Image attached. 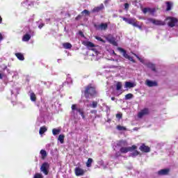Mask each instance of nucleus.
Segmentation results:
<instances>
[{"mask_svg":"<svg viewBox=\"0 0 178 178\" xmlns=\"http://www.w3.org/2000/svg\"><path fill=\"white\" fill-rule=\"evenodd\" d=\"M127 145V141L126 140H120L118 142L115 146H113V149L116 151L118 147H120V152L121 154H127V152H132L134 156H137L139 154L138 151H137V146L132 145L131 147H126Z\"/></svg>","mask_w":178,"mask_h":178,"instance_id":"nucleus-1","label":"nucleus"},{"mask_svg":"<svg viewBox=\"0 0 178 178\" xmlns=\"http://www.w3.org/2000/svg\"><path fill=\"white\" fill-rule=\"evenodd\" d=\"M72 115L76 118H77V115L79 113L81 115L82 119H85L86 116L84 115V110L80 108L77 104H72Z\"/></svg>","mask_w":178,"mask_h":178,"instance_id":"nucleus-2","label":"nucleus"},{"mask_svg":"<svg viewBox=\"0 0 178 178\" xmlns=\"http://www.w3.org/2000/svg\"><path fill=\"white\" fill-rule=\"evenodd\" d=\"M84 95L86 98H90V97H97L98 92L95 90V87L92 85H88L84 91Z\"/></svg>","mask_w":178,"mask_h":178,"instance_id":"nucleus-3","label":"nucleus"},{"mask_svg":"<svg viewBox=\"0 0 178 178\" xmlns=\"http://www.w3.org/2000/svg\"><path fill=\"white\" fill-rule=\"evenodd\" d=\"M83 44L85 45V47H87L89 51H92L94 52L90 55L91 56H97L98 54H99L98 51V48L99 47L98 46H95L94 43L89 41H85L83 42Z\"/></svg>","mask_w":178,"mask_h":178,"instance_id":"nucleus-4","label":"nucleus"},{"mask_svg":"<svg viewBox=\"0 0 178 178\" xmlns=\"http://www.w3.org/2000/svg\"><path fill=\"white\" fill-rule=\"evenodd\" d=\"M134 55L137 58V59L140 60L141 63L145 65V66H147V67H148L149 69H151L152 72H156V69L155 68V65H154L152 63L149 62V60L144 58H141L136 54H134Z\"/></svg>","mask_w":178,"mask_h":178,"instance_id":"nucleus-5","label":"nucleus"},{"mask_svg":"<svg viewBox=\"0 0 178 178\" xmlns=\"http://www.w3.org/2000/svg\"><path fill=\"white\" fill-rule=\"evenodd\" d=\"M147 23H152V24H154V26H165L166 24L165 21H161L154 18H148Z\"/></svg>","mask_w":178,"mask_h":178,"instance_id":"nucleus-6","label":"nucleus"},{"mask_svg":"<svg viewBox=\"0 0 178 178\" xmlns=\"http://www.w3.org/2000/svg\"><path fill=\"white\" fill-rule=\"evenodd\" d=\"M118 51H120V52L122 54V56H124V58H125L126 59H128L131 62H133V63H136V60H134L133 57L129 56V54H127V53L126 52V50H124L123 48L119 47Z\"/></svg>","mask_w":178,"mask_h":178,"instance_id":"nucleus-7","label":"nucleus"},{"mask_svg":"<svg viewBox=\"0 0 178 178\" xmlns=\"http://www.w3.org/2000/svg\"><path fill=\"white\" fill-rule=\"evenodd\" d=\"M95 27L96 30H99L100 31H105L108 29V23L102 22L100 24H95Z\"/></svg>","mask_w":178,"mask_h":178,"instance_id":"nucleus-8","label":"nucleus"},{"mask_svg":"<svg viewBox=\"0 0 178 178\" xmlns=\"http://www.w3.org/2000/svg\"><path fill=\"white\" fill-rule=\"evenodd\" d=\"M166 20H168V25L169 27H175V26H176V24H177V18H175V17H168L166 19Z\"/></svg>","mask_w":178,"mask_h":178,"instance_id":"nucleus-9","label":"nucleus"},{"mask_svg":"<svg viewBox=\"0 0 178 178\" xmlns=\"http://www.w3.org/2000/svg\"><path fill=\"white\" fill-rule=\"evenodd\" d=\"M86 170H84L81 167H76L74 168V175H76V176L77 177L83 176L84 175H86Z\"/></svg>","mask_w":178,"mask_h":178,"instance_id":"nucleus-10","label":"nucleus"},{"mask_svg":"<svg viewBox=\"0 0 178 178\" xmlns=\"http://www.w3.org/2000/svg\"><path fill=\"white\" fill-rule=\"evenodd\" d=\"M49 168V164L48 163H43L40 167V171L45 175H48V169Z\"/></svg>","mask_w":178,"mask_h":178,"instance_id":"nucleus-11","label":"nucleus"},{"mask_svg":"<svg viewBox=\"0 0 178 178\" xmlns=\"http://www.w3.org/2000/svg\"><path fill=\"white\" fill-rule=\"evenodd\" d=\"M19 91H20L19 87L16 86V85L13 86L10 89L11 95L16 98L19 94Z\"/></svg>","mask_w":178,"mask_h":178,"instance_id":"nucleus-12","label":"nucleus"},{"mask_svg":"<svg viewBox=\"0 0 178 178\" xmlns=\"http://www.w3.org/2000/svg\"><path fill=\"white\" fill-rule=\"evenodd\" d=\"M139 149L141 152H145V154L151 152V147L145 145L144 143L140 146Z\"/></svg>","mask_w":178,"mask_h":178,"instance_id":"nucleus-13","label":"nucleus"},{"mask_svg":"<svg viewBox=\"0 0 178 178\" xmlns=\"http://www.w3.org/2000/svg\"><path fill=\"white\" fill-rule=\"evenodd\" d=\"M86 106L88 108H92L95 109L98 106V102L92 101V102H88L85 103Z\"/></svg>","mask_w":178,"mask_h":178,"instance_id":"nucleus-14","label":"nucleus"},{"mask_svg":"<svg viewBox=\"0 0 178 178\" xmlns=\"http://www.w3.org/2000/svg\"><path fill=\"white\" fill-rule=\"evenodd\" d=\"M106 39L107 40L108 42L112 44L113 45H115V47H117L118 42H116L115 38H113L112 35H108L107 37H106Z\"/></svg>","mask_w":178,"mask_h":178,"instance_id":"nucleus-15","label":"nucleus"},{"mask_svg":"<svg viewBox=\"0 0 178 178\" xmlns=\"http://www.w3.org/2000/svg\"><path fill=\"white\" fill-rule=\"evenodd\" d=\"M44 124H45V120L44 118V116L42 115H40L38 118V120L36 122V126H38V127H40V126Z\"/></svg>","mask_w":178,"mask_h":178,"instance_id":"nucleus-16","label":"nucleus"},{"mask_svg":"<svg viewBox=\"0 0 178 178\" xmlns=\"http://www.w3.org/2000/svg\"><path fill=\"white\" fill-rule=\"evenodd\" d=\"M170 169H161L159 171H158L157 175L159 176H165L169 175Z\"/></svg>","mask_w":178,"mask_h":178,"instance_id":"nucleus-17","label":"nucleus"},{"mask_svg":"<svg viewBox=\"0 0 178 178\" xmlns=\"http://www.w3.org/2000/svg\"><path fill=\"white\" fill-rule=\"evenodd\" d=\"M148 113H149V111L148 110V108H144L138 113V117L141 118H143V116H145V115H148Z\"/></svg>","mask_w":178,"mask_h":178,"instance_id":"nucleus-18","label":"nucleus"},{"mask_svg":"<svg viewBox=\"0 0 178 178\" xmlns=\"http://www.w3.org/2000/svg\"><path fill=\"white\" fill-rule=\"evenodd\" d=\"M146 86H147V87H156L158 83L155 81H150L149 79H147Z\"/></svg>","mask_w":178,"mask_h":178,"instance_id":"nucleus-19","label":"nucleus"},{"mask_svg":"<svg viewBox=\"0 0 178 178\" xmlns=\"http://www.w3.org/2000/svg\"><path fill=\"white\" fill-rule=\"evenodd\" d=\"M134 87H136V83L134 82H125L124 88H134Z\"/></svg>","mask_w":178,"mask_h":178,"instance_id":"nucleus-20","label":"nucleus"},{"mask_svg":"<svg viewBox=\"0 0 178 178\" xmlns=\"http://www.w3.org/2000/svg\"><path fill=\"white\" fill-rule=\"evenodd\" d=\"M143 13H151L153 15V13H155V9L154 8H145L143 10Z\"/></svg>","mask_w":178,"mask_h":178,"instance_id":"nucleus-21","label":"nucleus"},{"mask_svg":"<svg viewBox=\"0 0 178 178\" xmlns=\"http://www.w3.org/2000/svg\"><path fill=\"white\" fill-rule=\"evenodd\" d=\"M29 97L32 102H35V101H37V96H35V94L34 92H29Z\"/></svg>","mask_w":178,"mask_h":178,"instance_id":"nucleus-22","label":"nucleus"},{"mask_svg":"<svg viewBox=\"0 0 178 178\" xmlns=\"http://www.w3.org/2000/svg\"><path fill=\"white\" fill-rule=\"evenodd\" d=\"M31 38V35L29 33H26L22 38V41H24V42H27L30 41Z\"/></svg>","mask_w":178,"mask_h":178,"instance_id":"nucleus-23","label":"nucleus"},{"mask_svg":"<svg viewBox=\"0 0 178 178\" xmlns=\"http://www.w3.org/2000/svg\"><path fill=\"white\" fill-rule=\"evenodd\" d=\"M15 56L19 60H24V56L22 53H15Z\"/></svg>","mask_w":178,"mask_h":178,"instance_id":"nucleus-24","label":"nucleus"},{"mask_svg":"<svg viewBox=\"0 0 178 178\" xmlns=\"http://www.w3.org/2000/svg\"><path fill=\"white\" fill-rule=\"evenodd\" d=\"M9 74L13 75V79H17V77H19V72H17V71H10Z\"/></svg>","mask_w":178,"mask_h":178,"instance_id":"nucleus-25","label":"nucleus"},{"mask_svg":"<svg viewBox=\"0 0 178 178\" xmlns=\"http://www.w3.org/2000/svg\"><path fill=\"white\" fill-rule=\"evenodd\" d=\"M53 106H54L56 111H59L60 109V103L59 101H56L54 102Z\"/></svg>","mask_w":178,"mask_h":178,"instance_id":"nucleus-26","label":"nucleus"},{"mask_svg":"<svg viewBox=\"0 0 178 178\" xmlns=\"http://www.w3.org/2000/svg\"><path fill=\"white\" fill-rule=\"evenodd\" d=\"M58 140L60 141V144H63L65 142V135L60 134L58 138Z\"/></svg>","mask_w":178,"mask_h":178,"instance_id":"nucleus-27","label":"nucleus"},{"mask_svg":"<svg viewBox=\"0 0 178 178\" xmlns=\"http://www.w3.org/2000/svg\"><path fill=\"white\" fill-rule=\"evenodd\" d=\"M102 9H104V4H101L99 6L95 7L93 9V12H99V10H102Z\"/></svg>","mask_w":178,"mask_h":178,"instance_id":"nucleus-28","label":"nucleus"},{"mask_svg":"<svg viewBox=\"0 0 178 178\" xmlns=\"http://www.w3.org/2000/svg\"><path fill=\"white\" fill-rule=\"evenodd\" d=\"M63 47L65 49H70L72 48V44H70L69 42H65V43L63 44Z\"/></svg>","mask_w":178,"mask_h":178,"instance_id":"nucleus-29","label":"nucleus"},{"mask_svg":"<svg viewBox=\"0 0 178 178\" xmlns=\"http://www.w3.org/2000/svg\"><path fill=\"white\" fill-rule=\"evenodd\" d=\"M1 69H2V70H3V72H5V70H6V71H7V73H10V70H9V69L8 68V66H7L6 65L3 64V65H1Z\"/></svg>","mask_w":178,"mask_h":178,"instance_id":"nucleus-30","label":"nucleus"},{"mask_svg":"<svg viewBox=\"0 0 178 178\" xmlns=\"http://www.w3.org/2000/svg\"><path fill=\"white\" fill-rule=\"evenodd\" d=\"M45 131H47V127H41L40 129V130H39V134H40V136H42V134H43L44 133H45Z\"/></svg>","mask_w":178,"mask_h":178,"instance_id":"nucleus-31","label":"nucleus"},{"mask_svg":"<svg viewBox=\"0 0 178 178\" xmlns=\"http://www.w3.org/2000/svg\"><path fill=\"white\" fill-rule=\"evenodd\" d=\"M53 136H58L60 133V129H52Z\"/></svg>","mask_w":178,"mask_h":178,"instance_id":"nucleus-32","label":"nucleus"},{"mask_svg":"<svg viewBox=\"0 0 178 178\" xmlns=\"http://www.w3.org/2000/svg\"><path fill=\"white\" fill-rule=\"evenodd\" d=\"M166 5H167L166 10L169 11V10H170V9H172V6L173 5V3H172L170 1H167Z\"/></svg>","mask_w":178,"mask_h":178,"instance_id":"nucleus-33","label":"nucleus"},{"mask_svg":"<svg viewBox=\"0 0 178 178\" xmlns=\"http://www.w3.org/2000/svg\"><path fill=\"white\" fill-rule=\"evenodd\" d=\"M92 163H93V159L91 158H89L86 162V166L87 168H90L92 165Z\"/></svg>","mask_w":178,"mask_h":178,"instance_id":"nucleus-34","label":"nucleus"},{"mask_svg":"<svg viewBox=\"0 0 178 178\" xmlns=\"http://www.w3.org/2000/svg\"><path fill=\"white\" fill-rule=\"evenodd\" d=\"M122 88V83L121 82H118L116 83V90L117 91L120 90Z\"/></svg>","mask_w":178,"mask_h":178,"instance_id":"nucleus-35","label":"nucleus"},{"mask_svg":"<svg viewBox=\"0 0 178 178\" xmlns=\"http://www.w3.org/2000/svg\"><path fill=\"white\" fill-rule=\"evenodd\" d=\"M131 98H133V94L129 93L125 95V99L128 100V99H131Z\"/></svg>","mask_w":178,"mask_h":178,"instance_id":"nucleus-36","label":"nucleus"},{"mask_svg":"<svg viewBox=\"0 0 178 178\" xmlns=\"http://www.w3.org/2000/svg\"><path fill=\"white\" fill-rule=\"evenodd\" d=\"M34 178H44L42 174L37 172L34 175Z\"/></svg>","mask_w":178,"mask_h":178,"instance_id":"nucleus-37","label":"nucleus"},{"mask_svg":"<svg viewBox=\"0 0 178 178\" xmlns=\"http://www.w3.org/2000/svg\"><path fill=\"white\" fill-rule=\"evenodd\" d=\"M117 129H118L120 131H126V127H122V126H120V125L117 126Z\"/></svg>","mask_w":178,"mask_h":178,"instance_id":"nucleus-38","label":"nucleus"},{"mask_svg":"<svg viewBox=\"0 0 178 178\" xmlns=\"http://www.w3.org/2000/svg\"><path fill=\"white\" fill-rule=\"evenodd\" d=\"M67 84H72L73 83V81L72 80V78L70 76H67L66 79Z\"/></svg>","mask_w":178,"mask_h":178,"instance_id":"nucleus-39","label":"nucleus"},{"mask_svg":"<svg viewBox=\"0 0 178 178\" xmlns=\"http://www.w3.org/2000/svg\"><path fill=\"white\" fill-rule=\"evenodd\" d=\"M102 105L103 106H105V111H106L107 112H109V111H111V107L107 106L105 103H103Z\"/></svg>","mask_w":178,"mask_h":178,"instance_id":"nucleus-40","label":"nucleus"},{"mask_svg":"<svg viewBox=\"0 0 178 178\" xmlns=\"http://www.w3.org/2000/svg\"><path fill=\"white\" fill-rule=\"evenodd\" d=\"M82 15H85V16H88L90 15V11L88 10H84L81 12Z\"/></svg>","mask_w":178,"mask_h":178,"instance_id":"nucleus-41","label":"nucleus"},{"mask_svg":"<svg viewBox=\"0 0 178 178\" xmlns=\"http://www.w3.org/2000/svg\"><path fill=\"white\" fill-rule=\"evenodd\" d=\"M96 40H97V41H101V42H106V41L104 40L101 37H98V36H95Z\"/></svg>","mask_w":178,"mask_h":178,"instance_id":"nucleus-42","label":"nucleus"},{"mask_svg":"<svg viewBox=\"0 0 178 178\" xmlns=\"http://www.w3.org/2000/svg\"><path fill=\"white\" fill-rule=\"evenodd\" d=\"M135 20H136L135 19H128L127 23H128V24L133 25V24L134 23Z\"/></svg>","mask_w":178,"mask_h":178,"instance_id":"nucleus-43","label":"nucleus"},{"mask_svg":"<svg viewBox=\"0 0 178 178\" xmlns=\"http://www.w3.org/2000/svg\"><path fill=\"white\" fill-rule=\"evenodd\" d=\"M40 154L42 156H47V151L44 149L40 150Z\"/></svg>","mask_w":178,"mask_h":178,"instance_id":"nucleus-44","label":"nucleus"},{"mask_svg":"<svg viewBox=\"0 0 178 178\" xmlns=\"http://www.w3.org/2000/svg\"><path fill=\"white\" fill-rule=\"evenodd\" d=\"M122 116H123V115L122 114V113H118L116 114V118L118 120H120Z\"/></svg>","mask_w":178,"mask_h":178,"instance_id":"nucleus-45","label":"nucleus"},{"mask_svg":"<svg viewBox=\"0 0 178 178\" xmlns=\"http://www.w3.org/2000/svg\"><path fill=\"white\" fill-rule=\"evenodd\" d=\"M130 5L127 3H126L124 4V9H126V10H129V8Z\"/></svg>","mask_w":178,"mask_h":178,"instance_id":"nucleus-46","label":"nucleus"},{"mask_svg":"<svg viewBox=\"0 0 178 178\" xmlns=\"http://www.w3.org/2000/svg\"><path fill=\"white\" fill-rule=\"evenodd\" d=\"M132 26H134V27H138V22H136V21H134V24H132Z\"/></svg>","mask_w":178,"mask_h":178,"instance_id":"nucleus-47","label":"nucleus"},{"mask_svg":"<svg viewBox=\"0 0 178 178\" xmlns=\"http://www.w3.org/2000/svg\"><path fill=\"white\" fill-rule=\"evenodd\" d=\"M5 77V74L0 72V80H2Z\"/></svg>","mask_w":178,"mask_h":178,"instance_id":"nucleus-48","label":"nucleus"},{"mask_svg":"<svg viewBox=\"0 0 178 178\" xmlns=\"http://www.w3.org/2000/svg\"><path fill=\"white\" fill-rule=\"evenodd\" d=\"M42 27H44V23L41 22L40 24L38 25V29H41Z\"/></svg>","mask_w":178,"mask_h":178,"instance_id":"nucleus-49","label":"nucleus"},{"mask_svg":"<svg viewBox=\"0 0 178 178\" xmlns=\"http://www.w3.org/2000/svg\"><path fill=\"white\" fill-rule=\"evenodd\" d=\"M90 113H94V115H97V110H92Z\"/></svg>","mask_w":178,"mask_h":178,"instance_id":"nucleus-50","label":"nucleus"},{"mask_svg":"<svg viewBox=\"0 0 178 178\" xmlns=\"http://www.w3.org/2000/svg\"><path fill=\"white\" fill-rule=\"evenodd\" d=\"M122 20H124V22H126V23H127V22L129 21V19L126 18V17H122Z\"/></svg>","mask_w":178,"mask_h":178,"instance_id":"nucleus-51","label":"nucleus"},{"mask_svg":"<svg viewBox=\"0 0 178 178\" xmlns=\"http://www.w3.org/2000/svg\"><path fill=\"white\" fill-rule=\"evenodd\" d=\"M3 40V37H2V34L0 33V42Z\"/></svg>","mask_w":178,"mask_h":178,"instance_id":"nucleus-52","label":"nucleus"},{"mask_svg":"<svg viewBox=\"0 0 178 178\" xmlns=\"http://www.w3.org/2000/svg\"><path fill=\"white\" fill-rule=\"evenodd\" d=\"M44 84H49V86H51V82H44Z\"/></svg>","mask_w":178,"mask_h":178,"instance_id":"nucleus-53","label":"nucleus"},{"mask_svg":"<svg viewBox=\"0 0 178 178\" xmlns=\"http://www.w3.org/2000/svg\"><path fill=\"white\" fill-rule=\"evenodd\" d=\"M116 99L115 97H111V101H115Z\"/></svg>","mask_w":178,"mask_h":178,"instance_id":"nucleus-54","label":"nucleus"},{"mask_svg":"<svg viewBox=\"0 0 178 178\" xmlns=\"http://www.w3.org/2000/svg\"><path fill=\"white\" fill-rule=\"evenodd\" d=\"M138 29H139L140 30H141L142 26H140V25H138Z\"/></svg>","mask_w":178,"mask_h":178,"instance_id":"nucleus-55","label":"nucleus"},{"mask_svg":"<svg viewBox=\"0 0 178 178\" xmlns=\"http://www.w3.org/2000/svg\"><path fill=\"white\" fill-rule=\"evenodd\" d=\"M2 23V17L0 16V24Z\"/></svg>","mask_w":178,"mask_h":178,"instance_id":"nucleus-56","label":"nucleus"},{"mask_svg":"<svg viewBox=\"0 0 178 178\" xmlns=\"http://www.w3.org/2000/svg\"><path fill=\"white\" fill-rule=\"evenodd\" d=\"M13 105L16 104V102H12Z\"/></svg>","mask_w":178,"mask_h":178,"instance_id":"nucleus-57","label":"nucleus"},{"mask_svg":"<svg viewBox=\"0 0 178 178\" xmlns=\"http://www.w3.org/2000/svg\"><path fill=\"white\" fill-rule=\"evenodd\" d=\"M112 54H113V55H116V54H115V51H112Z\"/></svg>","mask_w":178,"mask_h":178,"instance_id":"nucleus-58","label":"nucleus"},{"mask_svg":"<svg viewBox=\"0 0 178 178\" xmlns=\"http://www.w3.org/2000/svg\"><path fill=\"white\" fill-rule=\"evenodd\" d=\"M113 60H115V62H119V60H118L113 59Z\"/></svg>","mask_w":178,"mask_h":178,"instance_id":"nucleus-59","label":"nucleus"},{"mask_svg":"<svg viewBox=\"0 0 178 178\" xmlns=\"http://www.w3.org/2000/svg\"><path fill=\"white\" fill-rule=\"evenodd\" d=\"M1 91H3V88H1L0 92H1Z\"/></svg>","mask_w":178,"mask_h":178,"instance_id":"nucleus-60","label":"nucleus"},{"mask_svg":"<svg viewBox=\"0 0 178 178\" xmlns=\"http://www.w3.org/2000/svg\"><path fill=\"white\" fill-rule=\"evenodd\" d=\"M60 60H61L60 59H58V63H59V62H60Z\"/></svg>","mask_w":178,"mask_h":178,"instance_id":"nucleus-61","label":"nucleus"},{"mask_svg":"<svg viewBox=\"0 0 178 178\" xmlns=\"http://www.w3.org/2000/svg\"><path fill=\"white\" fill-rule=\"evenodd\" d=\"M44 158H45L44 156H42V160H44Z\"/></svg>","mask_w":178,"mask_h":178,"instance_id":"nucleus-62","label":"nucleus"},{"mask_svg":"<svg viewBox=\"0 0 178 178\" xmlns=\"http://www.w3.org/2000/svg\"><path fill=\"white\" fill-rule=\"evenodd\" d=\"M99 101H101V102H104V100H102V99H100Z\"/></svg>","mask_w":178,"mask_h":178,"instance_id":"nucleus-63","label":"nucleus"},{"mask_svg":"<svg viewBox=\"0 0 178 178\" xmlns=\"http://www.w3.org/2000/svg\"><path fill=\"white\" fill-rule=\"evenodd\" d=\"M108 123H109V122H111V120H108Z\"/></svg>","mask_w":178,"mask_h":178,"instance_id":"nucleus-64","label":"nucleus"}]
</instances>
